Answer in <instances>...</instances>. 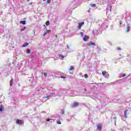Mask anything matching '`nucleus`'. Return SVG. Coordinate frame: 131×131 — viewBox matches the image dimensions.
<instances>
[{"mask_svg": "<svg viewBox=\"0 0 131 131\" xmlns=\"http://www.w3.org/2000/svg\"><path fill=\"white\" fill-rule=\"evenodd\" d=\"M102 74L103 76L106 77V78H109V73L106 71H102Z\"/></svg>", "mask_w": 131, "mask_h": 131, "instance_id": "nucleus-1", "label": "nucleus"}, {"mask_svg": "<svg viewBox=\"0 0 131 131\" xmlns=\"http://www.w3.org/2000/svg\"><path fill=\"white\" fill-rule=\"evenodd\" d=\"M84 25V22H82V23H78V28H79V29H81V27L82 26V25Z\"/></svg>", "mask_w": 131, "mask_h": 131, "instance_id": "nucleus-2", "label": "nucleus"}, {"mask_svg": "<svg viewBox=\"0 0 131 131\" xmlns=\"http://www.w3.org/2000/svg\"><path fill=\"white\" fill-rule=\"evenodd\" d=\"M90 39V37L88 35H84V37H83V40L84 41H86L88 39Z\"/></svg>", "mask_w": 131, "mask_h": 131, "instance_id": "nucleus-3", "label": "nucleus"}, {"mask_svg": "<svg viewBox=\"0 0 131 131\" xmlns=\"http://www.w3.org/2000/svg\"><path fill=\"white\" fill-rule=\"evenodd\" d=\"M17 124H23V121L19 119L16 120Z\"/></svg>", "mask_w": 131, "mask_h": 131, "instance_id": "nucleus-4", "label": "nucleus"}, {"mask_svg": "<svg viewBox=\"0 0 131 131\" xmlns=\"http://www.w3.org/2000/svg\"><path fill=\"white\" fill-rule=\"evenodd\" d=\"M87 46L89 47H91L92 46H96V43H95V42L87 43Z\"/></svg>", "mask_w": 131, "mask_h": 131, "instance_id": "nucleus-5", "label": "nucleus"}, {"mask_svg": "<svg viewBox=\"0 0 131 131\" xmlns=\"http://www.w3.org/2000/svg\"><path fill=\"white\" fill-rule=\"evenodd\" d=\"M78 105H79L78 102H74V103L73 104V108H75V107H77V106H78Z\"/></svg>", "mask_w": 131, "mask_h": 131, "instance_id": "nucleus-6", "label": "nucleus"}, {"mask_svg": "<svg viewBox=\"0 0 131 131\" xmlns=\"http://www.w3.org/2000/svg\"><path fill=\"white\" fill-rule=\"evenodd\" d=\"M97 129L98 130H101V129H102V125L101 124H99V125H97Z\"/></svg>", "mask_w": 131, "mask_h": 131, "instance_id": "nucleus-7", "label": "nucleus"}, {"mask_svg": "<svg viewBox=\"0 0 131 131\" xmlns=\"http://www.w3.org/2000/svg\"><path fill=\"white\" fill-rule=\"evenodd\" d=\"M127 110H126L125 112H124V117L125 118H127Z\"/></svg>", "mask_w": 131, "mask_h": 131, "instance_id": "nucleus-8", "label": "nucleus"}, {"mask_svg": "<svg viewBox=\"0 0 131 131\" xmlns=\"http://www.w3.org/2000/svg\"><path fill=\"white\" fill-rule=\"evenodd\" d=\"M20 24H23V25H25L26 24V21L23 20L20 21Z\"/></svg>", "mask_w": 131, "mask_h": 131, "instance_id": "nucleus-9", "label": "nucleus"}, {"mask_svg": "<svg viewBox=\"0 0 131 131\" xmlns=\"http://www.w3.org/2000/svg\"><path fill=\"white\" fill-rule=\"evenodd\" d=\"M13 83H14V79H11L10 81V86H12L13 85Z\"/></svg>", "mask_w": 131, "mask_h": 131, "instance_id": "nucleus-10", "label": "nucleus"}, {"mask_svg": "<svg viewBox=\"0 0 131 131\" xmlns=\"http://www.w3.org/2000/svg\"><path fill=\"white\" fill-rule=\"evenodd\" d=\"M46 25L47 26H49V25H50V21L47 20V21H46Z\"/></svg>", "mask_w": 131, "mask_h": 131, "instance_id": "nucleus-11", "label": "nucleus"}, {"mask_svg": "<svg viewBox=\"0 0 131 131\" xmlns=\"http://www.w3.org/2000/svg\"><path fill=\"white\" fill-rule=\"evenodd\" d=\"M0 111H1V112H2V111H4V106H1Z\"/></svg>", "mask_w": 131, "mask_h": 131, "instance_id": "nucleus-12", "label": "nucleus"}, {"mask_svg": "<svg viewBox=\"0 0 131 131\" xmlns=\"http://www.w3.org/2000/svg\"><path fill=\"white\" fill-rule=\"evenodd\" d=\"M91 7L92 8H95L96 7V4H91Z\"/></svg>", "mask_w": 131, "mask_h": 131, "instance_id": "nucleus-13", "label": "nucleus"}, {"mask_svg": "<svg viewBox=\"0 0 131 131\" xmlns=\"http://www.w3.org/2000/svg\"><path fill=\"white\" fill-rule=\"evenodd\" d=\"M27 53L28 54H30V53H31V51L30 50V49H28L27 51Z\"/></svg>", "mask_w": 131, "mask_h": 131, "instance_id": "nucleus-14", "label": "nucleus"}, {"mask_svg": "<svg viewBox=\"0 0 131 131\" xmlns=\"http://www.w3.org/2000/svg\"><path fill=\"white\" fill-rule=\"evenodd\" d=\"M69 70V71H71V70H73V66H71Z\"/></svg>", "mask_w": 131, "mask_h": 131, "instance_id": "nucleus-15", "label": "nucleus"}, {"mask_svg": "<svg viewBox=\"0 0 131 131\" xmlns=\"http://www.w3.org/2000/svg\"><path fill=\"white\" fill-rule=\"evenodd\" d=\"M130 28L129 27H127V30H126V32H128V31H129V29H130Z\"/></svg>", "mask_w": 131, "mask_h": 131, "instance_id": "nucleus-16", "label": "nucleus"}, {"mask_svg": "<svg viewBox=\"0 0 131 131\" xmlns=\"http://www.w3.org/2000/svg\"><path fill=\"white\" fill-rule=\"evenodd\" d=\"M84 77H85L86 78H89V75H88V74H85Z\"/></svg>", "mask_w": 131, "mask_h": 131, "instance_id": "nucleus-17", "label": "nucleus"}, {"mask_svg": "<svg viewBox=\"0 0 131 131\" xmlns=\"http://www.w3.org/2000/svg\"><path fill=\"white\" fill-rule=\"evenodd\" d=\"M50 32H51V30H47L46 32V34H47V33H50Z\"/></svg>", "mask_w": 131, "mask_h": 131, "instance_id": "nucleus-18", "label": "nucleus"}, {"mask_svg": "<svg viewBox=\"0 0 131 131\" xmlns=\"http://www.w3.org/2000/svg\"><path fill=\"white\" fill-rule=\"evenodd\" d=\"M42 74H43L45 75V76H46V77H48V75H47V73H43Z\"/></svg>", "mask_w": 131, "mask_h": 131, "instance_id": "nucleus-19", "label": "nucleus"}, {"mask_svg": "<svg viewBox=\"0 0 131 131\" xmlns=\"http://www.w3.org/2000/svg\"><path fill=\"white\" fill-rule=\"evenodd\" d=\"M25 27H24V28H22L20 29V31H24V30H25Z\"/></svg>", "mask_w": 131, "mask_h": 131, "instance_id": "nucleus-20", "label": "nucleus"}, {"mask_svg": "<svg viewBox=\"0 0 131 131\" xmlns=\"http://www.w3.org/2000/svg\"><path fill=\"white\" fill-rule=\"evenodd\" d=\"M28 45H29L28 43H26V45H24V47H27V46H28Z\"/></svg>", "mask_w": 131, "mask_h": 131, "instance_id": "nucleus-21", "label": "nucleus"}, {"mask_svg": "<svg viewBox=\"0 0 131 131\" xmlns=\"http://www.w3.org/2000/svg\"><path fill=\"white\" fill-rule=\"evenodd\" d=\"M59 57H60V58H61V59H63V58H64V56H63V55H59Z\"/></svg>", "mask_w": 131, "mask_h": 131, "instance_id": "nucleus-22", "label": "nucleus"}, {"mask_svg": "<svg viewBox=\"0 0 131 131\" xmlns=\"http://www.w3.org/2000/svg\"><path fill=\"white\" fill-rule=\"evenodd\" d=\"M57 124H61V121H58L57 122Z\"/></svg>", "mask_w": 131, "mask_h": 131, "instance_id": "nucleus-23", "label": "nucleus"}, {"mask_svg": "<svg viewBox=\"0 0 131 131\" xmlns=\"http://www.w3.org/2000/svg\"><path fill=\"white\" fill-rule=\"evenodd\" d=\"M47 4H50V3H51V0H47Z\"/></svg>", "mask_w": 131, "mask_h": 131, "instance_id": "nucleus-24", "label": "nucleus"}, {"mask_svg": "<svg viewBox=\"0 0 131 131\" xmlns=\"http://www.w3.org/2000/svg\"><path fill=\"white\" fill-rule=\"evenodd\" d=\"M80 34L81 36H83V33L82 32H80Z\"/></svg>", "mask_w": 131, "mask_h": 131, "instance_id": "nucleus-25", "label": "nucleus"}, {"mask_svg": "<svg viewBox=\"0 0 131 131\" xmlns=\"http://www.w3.org/2000/svg\"><path fill=\"white\" fill-rule=\"evenodd\" d=\"M126 75H125V74H123V75H122V77H125Z\"/></svg>", "mask_w": 131, "mask_h": 131, "instance_id": "nucleus-26", "label": "nucleus"}, {"mask_svg": "<svg viewBox=\"0 0 131 131\" xmlns=\"http://www.w3.org/2000/svg\"><path fill=\"white\" fill-rule=\"evenodd\" d=\"M61 78H63L64 79H65V78H66V77H65L64 76H61Z\"/></svg>", "mask_w": 131, "mask_h": 131, "instance_id": "nucleus-27", "label": "nucleus"}, {"mask_svg": "<svg viewBox=\"0 0 131 131\" xmlns=\"http://www.w3.org/2000/svg\"><path fill=\"white\" fill-rule=\"evenodd\" d=\"M46 34H47V33H46V32L43 33V36H45V35H46Z\"/></svg>", "mask_w": 131, "mask_h": 131, "instance_id": "nucleus-28", "label": "nucleus"}, {"mask_svg": "<svg viewBox=\"0 0 131 131\" xmlns=\"http://www.w3.org/2000/svg\"><path fill=\"white\" fill-rule=\"evenodd\" d=\"M46 120H47V121H50V120H51V119H47Z\"/></svg>", "mask_w": 131, "mask_h": 131, "instance_id": "nucleus-29", "label": "nucleus"}, {"mask_svg": "<svg viewBox=\"0 0 131 131\" xmlns=\"http://www.w3.org/2000/svg\"><path fill=\"white\" fill-rule=\"evenodd\" d=\"M112 6H110V11H111V10H112Z\"/></svg>", "mask_w": 131, "mask_h": 131, "instance_id": "nucleus-30", "label": "nucleus"}, {"mask_svg": "<svg viewBox=\"0 0 131 131\" xmlns=\"http://www.w3.org/2000/svg\"><path fill=\"white\" fill-rule=\"evenodd\" d=\"M55 37H58V35H55Z\"/></svg>", "mask_w": 131, "mask_h": 131, "instance_id": "nucleus-31", "label": "nucleus"}, {"mask_svg": "<svg viewBox=\"0 0 131 131\" xmlns=\"http://www.w3.org/2000/svg\"><path fill=\"white\" fill-rule=\"evenodd\" d=\"M50 96H47V98H49Z\"/></svg>", "mask_w": 131, "mask_h": 131, "instance_id": "nucleus-32", "label": "nucleus"}, {"mask_svg": "<svg viewBox=\"0 0 131 131\" xmlns=\"http://www.w3.org/2000/svg\"><path fill=\"white\" fill-rule=\"evenodd\" d=\"M64 112L63 111V112H62V114H64Z\"/></svg>", "mask_w": 131, "mask_h": 131, "instance_id": "nucleus-33", "label": "nucleus"}, {"mask_svg": "<svg viewBox=\"0 0 131 131\" xmlns=\"http://www.w3.org/2000/svg\"><path fill=\"white\" fill-rule=\"evenodd\" d=\"M88 12H89V13H90V10H88Z\"/></svg>", "mask_w": 131, "mask_h": 131, "instance_id": "nucleus-34", "label": "nucleus"}, {"mask_svg": "<svg viewBox=\"0 0 131 131\" xmlns=\"http://www.w3.org/2000/svg\"><path fill=\"white\" fill-rule=\"evenodd\" d=\"M43 1H46V0H43Z\"/></svg>", "mask_w": 131, "mask_h": 131, "instance_id": "nucleus-35", "label": "nucleus"}, {"mask_svg": "<svg viewBox=\"0 0 131 131\" xmlns=\"http://www.w3.org/2000/svg\"><path fill=\"white\" fill-rule=\"evenodd\" d=\"M119 50H120V49H119Z\"/></svg>", "mask_w": 131, "mask_h": 131, "instance_id": "nucleus-36", "label": "nucleus"}]
</instances>
